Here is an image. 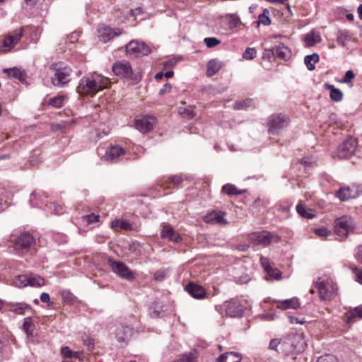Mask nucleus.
I'll list each match as a JSON object with an SVG mask.
<instances>
[{"label": "nucleus", "instance_id": "obj_1", "mask_svg": "<svg viewBox=\"0 0 362 362\" xmlns=\"http://www.w3.org/2000/svg\"><path fill=\"white\" fill-rule=\"evenodd\" d=\"M280 345L281 352L286 356L292 354L301 353L305 350V341L301 334H291L281 342L278 339H273L270 341L269 349L279 352L278 346Z\"/></svg>", "mask_w": 362, "mask_h": 362}, {"label": "nucleus", "instance_id": "obj_2", "mask_svg": "<svg viewBox=\"0 0 362 362\" xmlns=\"http://www.w3.org/2000/svg\"><path fill=\"white\" fill-rule=\"evenodd\" d=\"M108 78L100 74H94L82 77L77 86V92L81 95H94L100 90L107 87Z\"/></svg>", "mask_w": 362, "mask_h": 362}, {"label": "nucleus", "instance_id": "obj_3", "mask_svg": "<svg viewBox=\"0 0 362 362\" xmlns=\"http://www.w3.org/2000/svg\"><path fill=\"white\" fill-rule=\"evenodd\" d=\"M315 287L319 293L320 298L322 300L330 299L336 295L337 286L329 276L319 277L315 282Z\"/></svg>", "mask_w": 362, "mask_h": 362}, {"label": "nucleus", "instance_id": "obj_4", "mask_svg": "<svg viewBox=\"0 0 362 362\" xmlns=\"http://www.w3.org/2000/svg\"><path fill=\"white\" fill-rule=\"evenodd\" d=\"M24 34V28H21L14 30L12 33H9L4 36L0 43V53L6 54L11 51V49L19 42Z\"/></svg>", "mask_w": 362, "mask_h": 362}, {"label": "nucleus", "instance_id": "obj_5", "mask_svg": "<svg viewBox=\"0 0 362 362\" xmlns=\"http://www.w3.org/2000/svg\"><path fill=\"white\" fill-rule=\"evenodd\" d=\"M126 52L134 57H142L151 52V48L143 42L132 40L126 45Z\"/></svg>", "mask_w": 362, "mask_h": 362}, {"label": "nucleus", "instance_id": "obj_6", "mask_svg": "<svg viewBox=\"0 0 362 362\" xmlns=\"http://www.w3.org/2000/svg\"><path fill=\"white\" fill-rule=\"evenodd\" d=\"M354 228V223L351 217L342 216L334 221V232L339 236L346 237Z\"/></svg>", "mask_w": 362, "mask_h": 362}, {"label": "nucleus", "instance_id": "obj_7", "mask_svg": "<svg viewBox=\"0 0 362 362\" xmlns=\"http://www.w3.org/2000/svg\"><path fill=\"white\" fill-rule=\"evenodd\" d=\"M357 141L355 138H349L337 148L336 154L339 159H345L351 156L356 149Z\"/></svg>", "mask_w": 362, "mask_h": 362}, {"label": "nucleus", "instance_id": "obj_8", "mask_svg": "<svg viewBox=\"0 0 362 362\" xmlns=\"http://www.w3.org/2000/svg\"><path fill=\"white\" fill-rule=\"evenodd\" d=\"M108 263L112 272L122 279L132 280L134 278V273L123 262L109 258Z\"/></svg>", "mask_w": 362, "mask_h": 362}, {"label": "nucleus", "instance_id": "obj_9", "mask_svg": "<svg viewBox=\"0 0 362 362\" xmlns=\"http://www.w3.org/2000/svg\"><path fill=\"white\" fill-rule=\"evenodd\" d=\"M289 119L285 115H273L269 118V132L272 134H279V131L287 127Z\"/></svg>", "mask_w": 362, "mask_h": 362}, {"label": "nucleus", "instance_id": "obj_10", "mask_svg": "<svg viewBox=\"0 0 362 362\" xmlns=\"http://www.w3.org/2000/svg\"><path fill=\"white\" fill-rule=\"evenodd\" d=\"M226 313L230 317H241L244 315L245 308L238 299H230L224 303Z\"/></svg>", "mask_w": 362, "mask_h": 362}, {"label": "nucleus", "instance_id": "obj_11", "mask_svg": "<svg viewBox=\"0 0 362 362\" xmlns=\"http://www.w3.org/2000/svg\"><path fill=\"white\" fill-rule=\"evenodd\" d=\"M71 69L69 67L57 69L52 78V84L55 86L63 87L71 81Z\"/></svg>", "mask_w": 362, "mask_h": 362}, {"label": "nucleus", "instance_id": "obj_12", "mask_svg": "<svg viewBox=\"0 0 362 362\" xmlns=\"http://www.w3.org/2000/svg\"><path fill=\"white\" fill-rule=\"evenodd\" d=\"M157 119L155 117L151 115H144L136 119V128L142 133H147L153 130Z\"/></svg>", "mask_w": 362, "mask_h": 362}, {"label": "nucleus", "instance_id": "obj_13", "mask_svg": "<svg viewBox=\"0 0 362 362\" xmlns=\"http://www.w3.org/2000/svg\"><path fill=\"white\" fill-rule=\"evenodd\" d=\"M34 237L28 232L21 233L15 240V248L17 250H28L34 244Z\"/></svg>", "mask_w": 362, "mask_h": 362}, {"label": "nucleus", "instance_id": "obj_14", "mask_svg": "<svg viewBox=\"0 0 362 362\" xmlns=\"http://www.w3.org/2000/svg\"><path fill=\"white\" fill-rule=\"evenodd\" d=\"M274 237L277 238V235L268 231H261L251 233L249 238L254 245H268Z\"/></svg>", "mask_w": 362, "mask_h": 362}, {"label": "nucleus", "instance_id": "obj_15", "mask_svg": "<svg viewBox=\"0 0 362 362\" xmlns=\"http://www.w3.org/2000/svg\"><path fill=\"white\" fill-rule=\"evenodd\" d=\"M112 71L121 78H130L132 75V68L129 62L120 61L112 66Z\"/></svg>", "mask_w": 362, "mask_h": 362}, {"label": "nucleus", "instance_id": "obj_16", "mask_svg": "<svg viewBox=\"0 0 362 362\" xmlns=\"http://www.w3.org/2000/svg\"><path fill=\"white\" fill-rule=\"evenodd\" d=\"M260 263L271 280H280L282 278L281 272L277 268L273 267L268 258L262 257Z\"/></svg>", "mask_w": 362, "mask_h": 362}, {"label": "nucleus", "instance_id": "obj_17", "mask_svg": "<svg viewBox=\"0 0 362 362\" xmlns=\"http://www.w3.org/2000/svg\"><path fill=\"white\" fill-rule=\"evenodd\" d=\"M160 237L174 243H180L182 240L181 235L172 226L164 223H162Z\"/></svg>", "mask_w": 362, "mask_h": 362}, {"label": "nucleus", "instance_id": "obj_18", "mask_svg": "<svg viewBox=\"0 0 362 362\" xmlns=\"http://www.w3.org/2000/svg\"><path fill=\"white\" fill-rule=\"evenodd\" d=\"M134 333L132 326L119 324L115 329V337L119 341H127Z\"/></svg>", "mask_w": 362, "mask_h": 362}, {"label": "nucleus", "instance_id": "obj_19", "mask_svg": "<svg viewBox=\"0 0 362 362\" xmlns=\"http://www.w3.org/2000/svg\"><path fill=\"white\" fill-rule=\"evenodd\" d=\"M122 33L121 29H113L109 26H103L98 30L100 40L103 42H108L114 37L121 35Z\"/></svg>", "mask_w": 362, "mask_h": 362}, {"label": "nucleus", "instance_id": "obj_20", "mask_svg": "<svg viewBox=\"0 0 362 362\" xmlns=\"http://www.w3.org/2000/svg\"><path fill=\"white\" fill-rule=\"evenodd\" d=\"M111 226L112 228L118 227L122 230L129 231H138L140 228L139 224L123 219H116L113 221L111 223Z\"/></svg>", "mask_w": 362, "mask_h": 362}, {"label": "nucleus", "instance_id": "obj_21", "mask_svg": "<svg viewBox=\"0 0 362 362\" xmlns=\"http://www.w3.org/2000/svg\"><path fill=\"white\" fill-rule=\"evenodd\" d=\"M125 151L118 145L112 146L107 148L105 154L106 160L112 163L117 162L118 158L124 154Z\"/></svg>", "mask_w": 362, "mask_h": 362}, {"label": "nucleus", "instance_id": "obj_22", "mask_svg": "<svg viewBox=\"0 0 362 362\" xmlns=\"http://www.w3.org/2000/svg\"><path fill=\"white\" fill-rule=\"evenodd\" d=\"M186 291L190 296L197 299H202L206 295V291L204 287L192 282L189 283L186 286Z\"/></svg>", "mask_w": 362, "mask_h": 362}, {"label": "nucleus", "instance_id": "obj_23", "mask_svg": "<svg viewBox=\"0 0 362 362\" xmlns=\"http://www.w3.org/2000/svg\"><path fill=\"white\" fill-rule=\"evenodd\" d=\"M274 51L276 54V59L278 58L286 61L291 56L290 49L282 43H279L278 45L274 46Z\"/></svg>", "mask_w": 362, "mask_h": 362}, {"label": "nucleus", "instance_id": "obj_24", "mask_svg": "<svg viewBox=\"0 0 362 362\" xmlns=\"http://www.w3.org/2000/svg\"><path fill=\"white\" fill-rule=\"evenodd\" d=\"M226 214L223 211H213L210 214L206 216L205 221L206 222H214L219 224L225 225L228 222L225 218Z\"/></svg>", "mask_w": 362, "mask_h": 362}, {"label": "nucleus", "instance_id": "obj_25", "mask_svg": "<svg viewBox=\"0 0 362 362\" xmlns=\"http://www.w3.org/2000/svg\"><path fill=\"white\" fill-rule=\"evenodd\" d=\"M307 47H313L321 41V36L318 32L312 30L303 37Z\"/></svg>", "mask_w": 362, "mask_h": 362}, {"label": "nucleus", "instance_id": "obj_26", "mask_svg": "<svg viewBox=\"0 0 362 362\" xmlns=\"http://www.w3.org/2000/svg\"><path fill=\"white\" fill-rule=\"evenodd\" d=\"M8 306L9 310L17 315H24L25 310H31V306L24 302L16 303H11Z\"/></svg>", "mask_w": 362, "mask_h": 362}, {"label": "nucleus", "instance_id": "obj_27", "mask_svg": "<svg viewBox=\"0 0 362 362\" xmlns=\"http://www.w3.org/2000/svg\"><path fill=\"white\" fill-rule=\"evenodd\" d=\"M324 86L326 90H330L329 96L333 101L340 102L343 99V93L339 88L328 83H325Z\"/></svg>", "mask_w": 362, "mask_h": 362}, {"label": "nucleus", "instance_id": "obj_28", "mask_svg": "<svg viewBox=\"0 0 362 362\" xmlns=\"http://www.w3.org/2000/svg\"><path fill=\"white\" fill-rule=\"evenodd\" d=\"M299 305L300 303L298 302V299L296 298L279 301L277 303V308L283 310H286L288 308L296 309L299 307Z\"/></svg>", "mask_w": 362, "mask_h": 362}, {"label": "nucleus", "instance_id": "obj_29", "mask_svg": "<svg viewBox=\"0 0 362 362\" xmlns=\"http://www.w3.org/2000/svg\"><path fill=\"white\" fill-rule=\"evenodd\" d=\"M241 356L234 352H228L221 354L216 362H240Z\"/></svg>", "mask_w": 362, "mask_h": 362}, {"label": "nucleus", "instance_id": "obj_30", "mask_svg": "<svg viewBox=\"0 0 362 362\" xmlns=\"http://www.w3.org/2000/svg\"><path fill=\"white\" fill-rule=\"evenodd\" d=\"M22 329L26 333L28 337H33L35 325L33 323L31 317L24 318Z\"/></svg>", "mask_w": 362, "mask_h": 362}, {"label": "nucleus", "instance_id": "obj_31", "mask_svg": "<svg viewBox=\"0 0 362 362\" xmlns=\"http://www.w3.org/2000/svg\"><path fill=\"white\" fill-rule=\"evenodd\" d=\"M351 40V35L347 30H339L337 33V41L341 47H345L346 42Z\"/></svg>", "mask_w": 362, "mask_h": 362}, {"label": "nucleus", "instance_id": "obj_32", "mask_svg": "<svg viewBox=\"0 0 362 362\" xmlns=\"http://www.w3.org/2000/svg\"><path fill=\"white\" fill-rule=\"evenodd\" d=\"M221 192L228 196L240 195L246 192V189H238L232 184H226L222 187Z\"/></svg>", "mask_w": 362, "mask_h": 362}, {"label": "nucleus", "instance_id": "obj_33", "mask_svg": "<svg viewBox=\"0 0 362 362\" xmlns=\"http://www.w3.org/2000/svg\"><path fill=\"white\" fill-rule=\"evenodd\" d=\"M362 318V306H357L354 310H350L346 313L347 323H354L356 318Z\"/></svg>", "mask_w": 362, "mask_h": 362}, {"label": "nucleus", "instance_id": "obj_34", "mask_svg": "<svg viewBox=\"0 0 362 362\" xmlns=\"http://www.w3.org/2000/svg\"><path fill=\"white\" fill-rule=\"evenodd\" d=\"M221 65L218 60L214 59L210 60L207 64L206 74L209 76L215 75L221 69Z\"/></svg>", "mask_w": 362, "mask_h": 362}, {"label": "nucleus", "instance_id": "obj_35", "mask_svg": "<svg viewBox=\"0 0 362 362\" xmlns=\"http://www.w3.org/2000/svg\"><path fill=\"white\" fill-rule=\"evenodd\" d=\"M296 211L301 217L307 219H311L315 216V214L313 213L312 210L307 209L305 206L302 203L298 204L296 206Z\"/></svg>", "mask_w": 362, "mask_h": 362}, {"label": "nucleus", "instance_id": "obj_36", "mask_svg": "<svg viewBox=\"0 0 362 362\" xmlns=\"http://www.w3.org/2000/svg\"><path fill=\"white\" fill-rule=\"evenodd\" d=\"M319 55L316 53H313L310 55H307L304 58V62L308 70L313 71L315 69V64L319 62Z\"/></svg>", "mask_w": 362, "mask_h": 362}, {"label": "nucleus", "instance_id": "obj_37", "mask_svg": "<svg viewBox=\"0 0 362 362\" xmlns=\"http://www.w3.org/2000/svg\"><path fill=\"white\" fill-rule=\"evenodd\" d=\"M335 196L339 198L341 202L347 201L350 198L354 197L351 194V190L349 187H341L336 192Z\"/></svg>", "mask_w": 362, "mask_h": 362}, {"label": "nucleus", "instance_id": "obj_38", "mask_svg": "<svg viewBox=\"0 0 362 362\" xmlns=\"http://www.w3.org/2000/svg\"><path fill=\"white\" fill-rule=\"evenodd\" d=\"M28 286H42L45 284V279L35 274H30L28 275Z\"/></svg>", "mask_w": 362, "mask_h": 362}, {"label": "nucleus", "instance_id": "obj_39", "mask_svg": "<svg viewBox=\"0 0 362 362\" xmlns=\"http://www.w3.org/2000/svg\"><path fill=\"white\" fill-rule=\"evenodd\" d=\"M5 71L8 73L9 76L18 79L21 81H23L25 80V74L20 69L14 67L12 69H7Z\"/></svg>", "mask_w": 362, "mask_h": 362}, {"label": "nucleus", "instance_id": "obj_40", "mask_svg": "<svg viewBox=\"0 0 362 362\" xmlns=\"http://www.w3.org/2000/svg\"><path fill=\"white\" fill-rule=\"evenodd\" d=\"M28 275H18L14 280V284L18 288H23L28 286Z\"/></svg>", "mask_w": 362, "mask_h": 362}, {"label": "nucleus", "instance_id": "obj_41", "mask_svg": "<svg viewBox=\"0 0 362 362\" xmlns=\"http://www.w3.org/2000/svg\"><path fill=\"white\" fill-rule=\"evenodd\" d=\"M258 23L264 25H269L271 24V19L269 18V11L265 8L263 12L258 16Z\"/></svg>", "mask_w": 362, "mask_h": 362}, {"label": "nucleus", "instance_id": "obj_42", "mask_svg": "<svg viewBox=\"0 0 362 362\" xmlns=\"http://www.w3.org/2000/svg\"><path fill=\"white\" fill-rule=\"evenodd\" d=\"M252 103V99L236 101L233 105V109L237 110H245L250 107Z\"/></svg>", "mask_w": 362, "mask_h": 362}, {"label": "nucleus", "instance_id": "obj_43", "mask_svg": "<svg viewBox=\"0 0 362 362\" xmlns=\"http://www.w3.org/2000/svg\"><path fill=\"white\" fill-rule=\"evenodd\" d=\"M262 59L269 62L274 61L276 59L274 47L270 49H265L262 54Z\"/></svg>", "mask_w": 362, "mask_h": 362}, {"label": "nucleus", "instance_id": "obj_44", "mask_svg": "<svg viewBox=\"0 0 362 362\" xmlns=\"http://www.w3.org/2000/svg\"><path fill=\"white\" fill-rule=\"evenodd\" d=\"M64 97L58 95L49 99V104L54 107H61L64 105Z\"/></svg>", "mask_w": 362, "mask_h": 362}, {"label": "nucleus", "instance_id": "obj_45", "mask_svg": "<svg viewBox=\"0 0 362 362\" xmlns=\"http://www.w3.org/2000/svg\"><path fill=\"white\" fill-rule=\"evenodd\" d=\"M182 178L180 175H176L168 177L169 187L171 186L175 187L180 185L182 182Z\"/></svg>", "mask_w": 362, "mask_h": 362}, {"label": "nucleus", "instance_id": "obj_46", "mask_svg": "<svg viewBox=\"0 0 362 362\" xmlns=\"http://www.w3.org/2000/svg\"><path fill=\"white\" fill-rule=\"evenodd\" d=\"M257 54V51L255 48L247 47L243 54V57L247 60L253 59Z\"/></svg>", "mask_w": 362, "mask_h": 362}, {"label": "nucleus", "instance_id": "obj_47", "mask_svg": "<svg viewBox=\"0 0 362 362\" xmlns=\"http://www.w3.org/2000/svg\"><path fill=\"white\" fill-rule=\"evenodd\" d=\"M207 47L211 48L221 43V40L216 37H206L204 40Z\"/></svg>", "mask_w": 362, "mask_h": 362}, {"label": "nucleus", "instance_id": "obj_48", "mask_svg": "<svg viewBox=\"0 0 362 362\" xmlns=\"http://www.w3.org/2000/svg\"><path fill=\"white\" fill-rule=\"evenodd\" d=\"M40 199H41V196L40 195L39 193H37L36 192H33L30 194V204L33 207L40 206V203L38 202V200H40Z\"/></svg>", "mask_w": 362, "mask_h": 362}, {"label": "nucleus", "instance_id": "obj_49", "mask_svg": "<svg viewBox=\"0 0 362 362\" xmlns=\"http://www.w3.org/2000/svg\"><path fill=\"white\" fill-rule=\"evenodd\" d=\"M351 270L352 272L355 274L356 280L362 284V269H358L356 266H351L350 267Z\"/></svg>", "mask_w": 362, "mask_h": 362}, {"label": "nucleus", "instance_id": "obj_50", "mask_svg": "<svg viewBox=\"0 0 362 362\" xmlns=\"http://www.w3.org/2000/svg\"><path fill=\"white\" fill-rule=\"evenodd\" d=\"M178 60L175 58L169 59L163 62L164 69L171 70L177 63Z\"/></svg>", "mask_w": 362, "mask_h": 362}, {"label": "nucleus", "instance_id": "obj_51", "mask_svg": "<svg viewBox=\"0 0 362 362\" xmlns=\"http://www.w3.org/2000/svg\"><path fill=\"white\" fill-rule=\"evenodd\" d=\"M240 20L238 16L234 14H230L229 16V25L230 28H236L239 25Z\"/></svg>", "mask_w": 362, "mask_h": 362}, {"label": "nucleus", "instance_id": "obj_52", "mask_svg": "<svg viewBox=\"0 0 362 362\" xmlns=\"http://www.w3.org/2000/svg\"><path fill=\"white\" fill-rule=\"evenodd\" d=\"M317 362H338V360L332 354H326L318 358Z\"/></svg>", "mask_w": 362, "mask_h": 362}, {"label": "nucleus", "instance_id": "obj_53", "mask_svg": "<svg viewBox=\"0 0 362 362\" xmlns=\"http://www.w3.org/2000/svg\"><path fill=\"white\" fill-rule=\"evenodd\" d=\"M354 77H355V74L353 72V71L348 70L346 72L344 77L342 78V80L341 81L344 83H351V80L353 78H354Z\"/></svg>", "mask_w": 362, "mask_h": 362}, {"label": "nucleus", "instance_id": "obj_54", "mask_svg": "<svg viewBox=\"0 0 362 362\" xmlns=\"http://www.w3.org/2000/svg\"><path fill=\"white\" fill-rule=\"evenodd\" d=\"M196 357L194 354L189 353L184 354L180 361L177 362H197L195 360Z\"/></svg>", "mask_w": 362, "mask_h": 362}, {"label": "nucleus", "instance_id": "obj_55", "mask_svg": "<svg viewBox=\"0 0 362 362\" xmlns=\"http://www.w3.org/2000/svg\"><path fill=\"white\" fill-rule=\"evenodd\" d=\"M62 356L65 358H72L74 351H71L68 346H64L61 349Z\"/></svg>", "mask_w": 362, "mask_h": 362}, {"label": "nucleus", "instance_id": "obj_56", "mask_svg": "<svg viewBox=\"0 0 362 362\" xmlns=\"http://www.w3.org/2000/svg\"><path fill=\"white\" fill-rule=\"evenodd\" d=\"M315 233L321 237H327L331 234V231L325 227L315 229Z\"/></svg>", "mask_w": 362, "mask_h": 362}, {"label": "nucleus", "instance_id": "obj_57", "mask_svg": "<svg viewBox=\"0 0 362 362\" xmlns=\"http://www.w3.org/2000/svg\"><path fill=\"white\" fill-rule=\"evenodd\" d=\"M84 218L88 223L90 224L99 221L100 216L90 214L84 216Z\"/></svg>", "mask_w": 362, "mask_h": 362}, {"label": "nucleus", "instance_id": "obj_58", "mask_svg": "<svg viewBox=\"0 0 362 362\" xmlns=\"http://www.w3.org/2000/svg\"><path fill=\"white\" fill-rule=\"evenodd\" d=\"M172 86L169 83H166L163 85V88L159 90L158 94L160 95H163L168 93H170L171 90Z\"/></svg>", "mask_w": 362, "mask_h": 362}, {"label": "nucleus", "instance_id": "obj_59", "mask_svg": "<svg viewBox=\"0 0 362 362\" xmlns=\"http://www.w3.org/2000/svg\"><path fill=\"white\" fill-rule=\"evenodd\" d=\"M355 257L358 262L362 264V245L357 247Z\"/></svg>", "mask_w": 362, "mask_h": 362}, {"label": "nucleus", "instance_id": "obj_60", "mask_svg": "<svg viewBox=\"0 0 362 362\" xmlns=\"http://www.w3.org/2000/svg\"><path fill=\"white\" fill-rule=\"evenodd\" d=\"M40 300L43 303H47V305L49 306L50 304V297H49V293H42L41 295H40Z\"/></svg>", "mask_w": 362, "mask_h": 362}, {"label": "nucleus", "instance_id": "obj_61", "mask_svg": "<svg viewBox=\"0 0 362 362\" xmlns=\"http://www.w3.org/2000/svg\"><path fill=\"white\" fill-rule=\"evenodd\" d=\"M289 320H290V322L291 323H296V324H303L305 322V320H300L299 319H298L297 317H293V316H289Z\"/></svg>", "mask_w": 362, "mask_h": 362}, {"label": "nucleus", "instance_id": "obj_62", "mask_svg": "<svg viewBox=\"0 0 362 362\" xmlns=\"http://www.w3.org/2000/svg\"><path fill=\"white\" fill-rule=\"evenodd\" d=\"M154 278L157 281H162L164 279V273L162 272H156L154 274Z\"/></svg>", "mask_w": 362, "mask_h": 362}, {"label": "nucleus", "instance_id": "obj_63", "mask_svg": "<svg viewBox=\"0 0 362 362\" xmlns=\"http://www.w3.org/2000/svg\"><path fill=\"white\" fill-rule=\"evenodd\" d=\"M25 3L29 6L36 5L40 0H25Z\"/></svg>", "mask_w": 362, "mask_h": 362}, {"label": "nucleus", "instance_id": "obj_64", "mask_svg": "<svg viewBox=\"0 0 362 362\" xmlns=\"http://www.w3.org/2000/svg\"><path fill=\"white\" fill-rule=\"evenodd\" d=\"M84 343L88 346H93L94 344L93 340L91 339H88L87 340H84Z\"/></svg>", "mask_w": 362, "mask_h": 362}]
</instances>
